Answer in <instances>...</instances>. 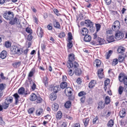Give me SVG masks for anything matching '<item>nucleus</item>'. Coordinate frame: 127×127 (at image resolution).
Returning <instances> with one entry per match:
<instances>
[{"label": "nucleus", "mask_w": 127, "mask_h": 127, "mask_svg": "<svg viewBox=\"0 0 127 127\" xmlns=\"http://www.w3.org/2000/svg\"><path fill=\"white\" fill-rule=\"evenodd\" d=\"M74 56L73 54H71L69 55V60L67 62V67L69 68L71 67L76 68L78 67L79 64L78 63L76 62H74L73 63L72 61L74 60Z\"/></svg>", "instance_id": "nucleus-1"}, {"label": "nucleus", "mask_w": 127, "mask_h": 127, "mask_svg": "<svg viewBox=\"0 0 127 127\" xmlns=\"http://www.w3.org/2000/svg\"><path fill=\"white\" fill-rule=\"evenodd\" d=\"M119 79L120 82H123L125 85H127V75L123 73H121L119 75Z\"/></svg>", "instance_id": "nucleus-2"}, {"label": "nucleus", "mask_w": 127, "mask_h": 127, "mask_svg": "<svg viewBox=\"0 0 127 127\" xmlns=\"http://www.w3.org/2000/svg\"><path fill=\"white\" fill-rule=\"evenodd\" d=\"M3 17L7 20H11L13 18V13L12 12L8 11L7 13H4Z\"/></svg>", "instance_id": "nucleus-3"}, {"label": "nucleus", "mask_w": 127, "mask_h": 127, "mask_svg": "<svg viewBox=\"0 0 127 127\" xmlns=\"http://www.w3.org/2000/svg\"><path fill=\"white\" fill-rule=\"evenodd\" d=\"M120 23L118 21H116L114 22L112 27V29L114 31H116L120 28Z\"/></svg>", "instance_id": "nucleus-4"}, {"label": "nucleus", "mask_w": 127, "mask_h": 127, "mask_svg": "<svg viewBox=\"0 0 127 127\" xmlns=\"http://www.w3.org/2000/svg\"><path fill=\"white\" fill-rule=\"evenodd\" d=\"M85 24L86 25V26L88 27H89L91 28L93 27L94 24L90 20H86L85 21Z\"/></svg>", "instance_id": "nucleus-5"}, {"label": "nucleus", "mask_w": 127, "mask_h": 127, "mask_svg": "<svg viewBox=\"0 0 127 127\" xmlns=\"http://www.w3.org/2000/svg\"><path fill=\"white\" fill-rule=\"evenodd\" d=\"M37 34L38 36L41 38L43 35V30L40 27H38L37 30Z\"/></svg>", "instance_id": "nucleus-6"}, {"label": "nucleus", "mask_w": 127, "mask_h": 127, "mask_svg": "<svg viewBox=\"0 0 127 127\" xmlns=\"http://www.w3.org/2000/svg\"><path fill=\"white\" fill-rule=\"evenodd\" d=\"M115 38L116 39H120L122 38L123 36V34L120 31H117L115 34Z\"/></svg>", "instance_id": "nucleus-7"}, {"label": "nucleus", "mask_w": 127, "mask_h": 127, "mask_svg": "<svg viewBox=\"0 0 127 127\" xmlns=\"http://www.w3.org/2000/svg\"><path fill=\"white\" fill-rule=\"evenodd\" d=\"M77 67L76 68H74V67H72L75 69V71H74L75 72V74L77 76H79L81 75L82 73V71L81 69L79 68H77Z\"/></svg>", "instance_id": "nucleus-8"}, {"label": "nucleus", "mask_w": 127, "mask_h": 127, "mask_svg": "<svg viewBox=\"0 0 127 127\" xmlns=\"http://www.w3.org/2000/svg\"><path fill=\"white\" fill-rule=\"evenodd\" d=\"M9 23L13 25L15 24H18L20 23L19 22V20L15 17L13 20H11L10 21Z\"/></svg>", "instance_id": "nucleus-9"}, {"label": "nucleus", "mask_w": 127, "mask_h": 127, "mask_svg": "<svg viewBox=\"0 0 127 127\" xmlns=\"http://www.w3.org/2000/svg\"><path fill=\"white\" fill-rule=\"evenodd\" d=\"M119 115L121 118H123L125 116L126 112L125 109H122V110L120 111Z\"/></svg>", "instance_id": "nucleus-10"}, {"label": "nucleus", "mask_w": 127, "mask_h": 127, "mask_svg": "<svg viewBox=\"0 0 127 127\" xmlns=\"http://www.w3.org/2000/svg\"><path fill=\"white\" fill-rule=\"evenodd\" d=\"M94 65L96 67H99L101 64V62L100 60L96 59L94 62Z\"/></svg>", "instance_id": "nucleus-11"}, {"label": "nucleus", "mask_w": 127, "mask_h": 127, "mask_svg": "<svg viewBox=\"0 0 127 127\" xmlns=\"http://www.w3.org/2000/svg\"><path fill=\"white\" fill-rule=\"evenodd\" d=\"M13 100V98L12 97H8L5 99V103L9 104L12 103Z\"/></svg>", "instance_id": "nucleus-12"}, {"label": "nucleus", "mask_w": 127, "mask_h": 127, "mask_svg": "<svg viewBox=\"0 0 127 127\" xmlns=\"http://www.w3.org/2000/svg\"><path fill=\"white\" fill-rule=\"evenodd\" d=\"M6 52L5 51H3L0 54V57L3 59H4L6 57Z\"/></svg>", "instance_id": "nucleus-13"}, {"label": "nucleus", "mask_w": 127, "mask_h": 127, "mask_svg": "<svg viewBox=\"0 0 127 127\" xmlns=\"http://www.w3.org/2000/svg\"><path fill=\"white\" fill-rule=\"evenodd\" d=\"M57 98V95L56 93H52L50 96V98L51 100L53 101L55 100Z\"/></svg>", "instance_id": "nucleus-14"}, {"label": "nucleus", "mask_w": 127, "mask_h": 127, "mask_svg": "<svg viewBox=\"0 0 127 127\" xmlns=\"http://www.w3.org/2000/svg\"><path fill=\"white\" fill-rule=\"evenodd\" d=\"M97 41L98 42V44L99 45L103 44L105 43V40L99 37L97 38Z\"/></svg>", "instance_id": "nucleus-15"}, {"label": "nucleus", "mask_w": 127, "mask_h": 127, "mask_svg": "<svg viewBox=\"0 0 127 127\" xmlns=\"http://www.w3.org/2000/svg\"><path fill=\"white\" fill-rule=\"evenodd\" d=\"M91 39V36L88 34L85 35L84 38V40L86 42H89Z\"/></svg>", "instance_id": "nucleus-16"}, {"label": "nucleus", "mask_w": 127, "mask_h": 127, "mask_svg": "<svg viewBox=\"0 0 127 127\" xmlns=\"http://www.w3.org/2000/svg\"><path fill=\"white\" fill-rule=\"evenodd\" d=\"M13 96L15 97V100L16 104H17L18 103L19 101V96L17 93H15L14 94Z\"/></svg>", "instance_id": "nucleus-17"}, {"label": "nucleus", "mask_w": 127, "mask_h": 127, "mask_svg": "<svg viewBox=\"0 0 127 127\" xmlns=\"http://www.w3.org/2000/svg\"><path fill=\"white\" fill-rule=\"evenodd\" d=\"M88 32V31L87 29L84 28L82 29L81 33L83 35H85L87 34Z\"/></svg>", "instance_id": "nucleus-18"}, {"label": "nucleus", "mask_w": 127, "mask_h": 127, "mask_svg": "<svg viewBox=\"0 0 127 127\" xmlns=\"http://www.w3.org/2000/svg\"><path fill=\"white\" fill-rule=\"evenodd\" d=\"M37 97L35 94L34 93H32L31 95L30 99L31 101H34L37 99Z\"/></svg>", "instance_id": "nucleus-19"}, {"label": "nucleus", "mask_w": 127, "mask_h": 127, "mask_svg": "<svg viewBox=\"0 0 127 127\" xmlns=\"http://www.w3.org/2000/svg\"><path fill=\"white\" fill-rule=\"evenodd\" d=\"M107 39L109 42H112L114 41V37L112 35L108 36L107 37Z\"/></svg>", "instance_id": "nucleus-20"}, {"label": "nucleus", "mask_w": 127, "mask_h": 127, "mask_svg": "<svg viewBox=\"0 0 127 127\" xmlns=\"http://www.w3.org/2000/svg\"><path fill=\"white\" fill-rule=\"evenodd\" d=\"M53 24L54 27L56 28H60V25L59 22H57L56 20H55L53 22Z\"/></svg>", "instance_id": "nucleus-21"}, {"label": "nucleus", "mask_w": 127, "mask_h": 127, "mask_svg": "<svg viewBox=\"0 0 127 127\" xmlns=\"http://www.w3.org/2000/svg\"><path fill=\"white\" fill-rule=\"evenodd\" d=\"M117 51L119 53H123L125 51V48L124 47L120 46L118 47Z\"/></svg>", "instance_id": "nucleus-22"}, {"label": "nucleus", "mask_w": 127, "mask_h": 127, "mask_svg": "<svg viewBox=\"0 0 127 127\" xmlns=\"http://www.w3.org/2000/svg\"><path fill=\"white\" fill-rule=\"evenodd\" d=\"M102 101H99L98 103V106L97 108L98 109L100 108V109H103L104 107V104L103 105L102 104Z\"/></svg>", "instance_id": "nucleus-23"}, {"label": "nucleus", "mask_w": 127, "mask_h": 127, "mask_svg": "<svg viewBox=\"0 0 127 127\" xmlns=\"http://www.w3.org/2000/svg\"><path fill=\"white\" fill-rule=\"evenodd\" d=\"M89 121V119L88 118H85L83 120V122L85 127H86L88 125Z\"/></svg>", "instance_id": "nucleus-24"}, {"label": "nucleus", "mask_w": 127, "mask_h": 127, "mask_svg": "<svg viewBox=\"0 0 127 127\" xmlns=\"http://www.w3.org/2000/svg\"><path fill=\"white\" fill-rule=\"evenodd\" d=\"M52 106L53 109L54 111H57L59 108L58 104L56 103L53 104L52 105Z\"/></svg>", "instance_id": "nucleus-25"}, {"label": "nucleus", "mask_w": 127, "mask_h": 127, "mask_svg": "<svg viewBox=\"0 0 127 127\" xmlns=\"http://www.w3.org/2000/svg\"><path fill=\"white\" fill-rule=\"evenodd\" d=\"M110 83L109 80L108 79H106L104 81V89L105 91L107 89V86Z\"/></svg>", "instance_id": "nucleus-26"}, {"label": "nucleus", "mask_w": 127, "mask_h": 127, "mask_svg": "<svg viewBox=\"0 0 127 127\" xmlns=\"http://www.w3.org/2000/svg\"><path fill=\"white\" fill-rule=\"evenodd\" d=\"M105 103L108 104H109L110 102V98L108 96H107L106 97L105 99Z\"/></svg>", "instance_id": "nucleus-27"}, {"label": "nucleus", "mask_w": 127, "mask_h": 127, "mask_svg": "<svg viewBox=\"0 0 127 127\" xmlns=\"http://www.w3.org/2000/svg\"><path fill=\"white\" fill-rule=\"evenodd\" d=\"M22 53H23V49L17 47L16 54H17L18 55H20L22 54Z\"/></svg>", "instance_id": "nucleus-28"}, {"label": "nucleus", "mask_w": 127, "mask_h": 127, "mask_svg": "<svg viewBox=\"0 0 127 127\" xmlns=\"http://www.w3.org/2000/svg\"><path fill=\"white\" fill-rule=\"evenodd\" d=\"M62 116V114L61 111H59L57 112V114L56 115L57 119H60Z\"/></svg>", "instance_id": "nucleus-29"}, {"label": "nucleus", "mask_w": 127, "mask_h": 127, "mask_svg": "<svg viewBox=\"0 0 127 127\" xmlns=\"http://www.w3.org/2000/svg\"><path fill=\"white\" fill-rule=\"evenodd\" d=\"M43 110L42 108L38 109L36 111V114L37 116H39L42 113Z\"/></svg>", "instance_id": "nucleus-30"}, {"label": "nucleus", "mask_w": 127, "mask_h": 127, "mask_svg": "<svg viewBox=\"0 0 127 127\" xmlns=\"http://www.w3.org/2000/svg\"><path fill=\"white\" fill-rule=\"evenodd\" d=\"M25 89L23 87H21L18 91V93L20 95L23 94L25 93Z\"/></svg>", "instance_id": "nucleus-31"}, {"label": "nucleus", "mask_w": 127, "mask_h": 127, "mask_svg": "<svg viewBox=\"0 0 127 127\" xmlns=\"http://www.w3.org/2000/svg\"><path fill=\"white\" fill-rule=\"evenodd\" d=\"M71 105V102L69 101H68L65 103L64 106L66 108H69L70 107Z\"/></svg>", "instance_id": "nucleus-32"}, {"label": "nucleus", "mask_w": 127, "mask_h": 127, "mask_svg": "<svg viewBox=\"0 0 127 127\" xmlns=\"http://www.w3.org/2000/svg\"><path fill=\"white\" fill-rule=\"evenodd\" d=\"M11 43L9 41H7L5 43L4 46L7 48L10 47L11 46Z\"/></svg>", "instance_id": "nucleus-33"}, {"label": "nucleus", "mask_w": 127, "mask_h": 127, "mask_svg": "<svg viewBox=\"0 0 127 127\" xmlns=\"http://www.w3.org/2000/svg\"><path fill=\"white\" fill-rule=\"evenodd\" d=\"M114 125V121L113 120H110L108 122L107 125L108 127H112Z\"/></svg>", "instance_id": "nucleus-34"}, {"label": "nucleus", "mask_w": 127, "mask_h": 127, "mask_svg": "<svg viewBox=\"0 0 127 127\" xmlns=\"http://www.w3.org/2000/svg\"><path fill=\"white\" fill-rule=\"evenodd\" d=\"M59 86H56L53 88V92L55 93H57L59 90Z\"/></svg>", "instance_id": "nucleus-35"}, {"label": "nucleus", "mask_w": 127, "mask_h": 127, "mask_svg": "<svg viewBox=\"0 0 127 127\" xmlns=\"http://www.w3.org/2000/svg\"><path fill=\"white\" fill-rule=\"evenodd\" d=\"M113 51L111 50H109L108 52L106 54V58L107 59H109Z\"/></svg>", "instance_id": "nucleus-36"}, {"label": "nucleus", "mask_w": 127, "mask_h": 127, "mask_svg": "<svg viewBox=\"0 0 127 127\" xmlns=\"http://www.w3.org/2000/svg\"><path fill=\"white\" fill-rule=\"evenodd\" d=\"M67 86V84L66 82H63L60 85L62 89H64Z\"/></svg>", "instance_id": "nucleus-37"}, {"label": "nucleus", "mask_w": 127, "mask_h": 127, "mask_svg": "<svg viewBox=\"0 0 127 127\" xmlns=\"http://www.w3.org/2000/svg\"><path fill=\"white\" fill-rule=\"evenodd\" d=\"M21 62H15L13 64V65L14 67L16 68L19 66L21 65Z\"/></svg>", "instance_id": "nucleus-38"}, {"label": "nucleus", "mask_w": 127, "mask_h": 127, "mask_svg": "<svg viewBox=\"0 0 127 127\" xmlns=\"http://www.w3.org/2000/svg\"><path fill=\"white\" fill-rule=\"evenodd\" d=\"M124 89L123 87L122 86H120L118 89V91L119 94L121 95L123 92Z\"/></svg>", "instance_id": "nucleus-39"}, {"label": "nucleus", "mask_w": 127, "mask_h": 127, "mask_svg": "<svg viewBox=\"0 0 127 127\" xmlns=\"http://www.w3.org/2000/svg\"><path fill=\"white\" fill-rule=\"evenodd\" d=\"M94 81H91L89 83V87L90 88H92L95 86V83H94Z\"/></svg>", "instance_id": "nucleus-40"}, {"label": "nucleus", "mask_w": 127, "mask_h": 127, "mask_svg": "<svg viewBox=\"0 0 127 127\" xmlns=\"http://www.w3.org/2000/svg\"><path fill=\"white\" fill-rule=\"evenodd\" d=\"M43 82L46 86H47L48 83V78L47 77L45 76L44 77Z\"/></svg>", "instance_id": "nucleus-41"}, {"label": "nucleus", "mask_w": 127, "mask_h": 127, "mask_svg": "<svg viewBox=\"0 0 127 127\" xmlns=\"http://www.w3.org/2000/svg\"><path fill=\"white\" fill-rule=\"evenodd\" d=\"M17 47L16 46H14L11 48V51L13 52V53L14 54H16Z\"/></svg>", "instance_id": "nucleus-42"}, {"label": "nucleus", "mask_w": 127, "mask_h": 127, "mask_svg": "<svg viewBox=\"0 0 127 127\" xmlns=\"http://www.w3.org/2000/svg\"><path fill=\"white\" fill-rule=\"evenodd\" d=\"M6 85L4 84L3 83H1L0 84V91H2L5 88V86Z\"/></svg>", "instance_id": "nucleus-43"}, {"label": "nucleus", "mask_w": 127, "mask_h": 127, "mask_svg": "<svg viewBox=\"0 0 127 127\" xmlns=\"http://www.w3.org/2000/svg\"><path fill=\"white\" fill-rule=\"evenodd\" d=\"M30 82L31 83H32V85L31 86V88L33 90H34L36 88V85L32 81H31Z\"/></svg>", "instance_id": "nucleus-44"}, {"label": "nucleus", "mask_w": 127, "mask_h": 127, "mask_svg": "<svg viewBox=\"0 0 127 127\" xmlns=\"http://www.w3.org/2000/svg\"><path fill=\"white\" fill-rule=\"evenodd\" d=\"M9 104L5 102V101L4 103L2 105V107L4 109H7L9 106Z\"/></svg>", "instance_id": "nucleus-45"}, {"label": "nucleus", "mask_w": 127, "mask_h": 127, "mask_svg": "<svg viewBox=\"0 0 127 127\" xmlns=\"http://www.w3.org/2000/svg\"><path fill=\"white\" fill-rule=\"evenodd\" d=\"M53 11L54 13L58 16H59L61 15L59 13L58 10L56 9H54L53 10Z\"/></svg>", "instance_id": "nucleus-46"}, {"label": "nucleus", "mask_w": 127, "mask_h": 127, "mask_svg": "<svg viewBox=\"0 0 127 127\" xmlns=\"http://www.w3.org/2000/svg\"><path fill=\"white\" fill-rule=\"evenodd\" d=\"M72 34L70 32H69L68 33V41H71V40L72 39Z\"/></svg>", "instance_id": "nucleus-47"}, {"label": "nucleus", "mask_w": 127, "mask_h": 127, "mask_svg": "<svg viewBox=\"0 0 127 127\" xmlns=\"http://www.w3.org/2000/svg\"><path fill=\"white\" fill-rule=\"evenodd\" d=\"M95 27L96 28V31L98 32L100 30L101 26L99 24H96Z\"/></svg>", "instance_id": "nucleus-48"}, {"label": "nucleus", "mask_w": 127, "mask_h": 127, "mask_svg": "<svg viewBox=\"0 0 127 127\" xmlns=\"http://www.w3.org/2000/svg\"><path fill=\"white\" fill-rule=\"evenodd\" d=\"M124 59V57L121 56H119L118 60L119 62H122L123 61Z\"/></svg>", "instance_id": "nucleus-49"}, {"label": "nucleus", "mask_w": 127, "mask_h": 127, "mask_svg": "<svg viewBox=\"0 0 127 127\" xmlns=\"http://www.w3.org/2000/svg\"><path fill=\"white\" fill-rule=\"evenodd\" d=\"M86 94L85 92L84 91H81L79 93L78 95L79 96H81L86 95Z\"/></svg>", "instance_id": "nucleus-50"}, {"label": "nucleus", "mask_w": 127, "mask_h": 127, "mask_svg": "<svg viewBox=\"0 0 127 127\" xmlns=\"http://www.w3.org/2000/svg\"><path fill=\"white\" fill-rule=\"evenodd\" d=\"M65 33L64 32H62L60 33L59 35V36L61 38L63 37H64L65 36Z\"/></svg>", "instance_id": "nucleus-51"}, {"label": "nucleus", "mask_w": 127, "mask_h": 127, "mask_svg": "<svg viewBox=\"0 0 127 127\" xmlns=\"http://www.w3.org/2000/svg\"><path fill=\"white\" fill-rule=\"evenodd\" d=\"M69 43L67 44V46L69 48H71L72 46V42L71 41H68Z\"/></svg>", "instance_id": "nucleus-52"}, {"label": "nucleus", "mask_w": 127, "mask_h": 127, "mask_svg": "<svg viewBox=\"0 0 127 127\" xmlns=\"http://www.w3.org/2000/svg\"><path fill=\"white\" fill-rule=\"evenodd\" d=\"M37 103H41L43 100L42 98L40 96L37 97Z\"/></svg>", "instance_id": "nucleus-53"}, {"label": "nucleus", "mask_w": 127, "mask_h": 127, "mask_svg": "<svg viewBox=\"0 0 127 127\" xmlns=\"http://www.w3.org/2000/svg\"><path fill=\"white\" fill-rule=\"evenodd\" d=\"M70 90L69 91L68 90H67V89H65V92L66 93V92H67L68 93V96H70L71 95L72 92L71 90H70V88H69Z\"/></svg>", "instance_id": "nucleus-54"}, {"label": "nucleus", "mask_w": 127, "mask_h": 127, "mask_svg": "<svg viewBox=\"0 0 127 127\" xmlns=\"http://www.w3.org/2000/svg\"><path fill=\"white\" fill-rule=\"evenodd\" d=\"M118 60L117 59H114L113 62L112 63V64L113 65L115 66L118 63Z\"/></svg>", "instance_id": "nucleus-55"}, {"label": "nucleus", "mask_w": 127, "mask_h": 127, "mask_svg": "<svg viewBox=\"0 0 127 127\" xmlns=\"http://www.w3.org/2000/svg\"><path fill=\"white\" fill-rule=\"evenodd\" d=\"M34 73V71L32 69L30 72L28 76L29 77H31L33 75V74Z\"/></svg>", "instance_id": "nucleus-56"}, {"label": "nucleus", "mask_w": 127, "mask_h": 127, "mask_svg": "<svg viewBox=\"0 0 127 127\" xmlns=\"http://www.w3.org/2000/svg\"><path fill=\"white\" fill-rule=\"evenodd\" d=\"M26 31L29 33H32V30L29 27H27L26 28Z\"/></svg>", "instance_id": "nucleus-57"}, {"label": "nucleus", "mask_w": 127, "mask_h": 127, "mask_svg": "<svg viewBox=\"0 0 127 127\" xmlns=\"http://www.w3.org/2000/svg\"><path fill=\"white\" fill-rule=\"evenodd\" d=\"M34 110V108H31L29 109L28 112L29 113L32 114Z\"/></svg>", "instance_id": "nucleus-58"}, {"label": "nucleus", "mask_w": 127, "mask_h": 127, "mask_svg": "<svg viewBox=\"0 0 127 127\" xmlns=\"http://www.w3.org/2000/svg\"><path fill=\"white\" fill-rule=\"evenodd\" d=\"M68 74L70 76H72L73 74V73L72 72V70L70 69L68 70Z\"/></svg>", "instance_id": "nucleus-59"}, {"label": "nucleus", "mask_w": 127, "mask_h": 127, "mask_svg": "<svg viewBox=\"0 0 127 127\" xmlns=\"http://www.w3.org/2000/svg\"><path fill=\"white\" fill-rule=\"evenodd\" d=\"M85 99V96H82L80 99L81 102L83 103H84Z\"/></svg>", "instance_id": "nucleus-60"}, {"label": "nucleus", "mask_w": 127, "mask_h": 127, "mask_svg": "<svg viewBox=\"0 0 127 127\" xmlns=\"http://www.w3.org/2000/svg\"><path fill=\"white\" fill-rule=\"evenodd\" d=\"M76 82L78 84H80L82 82L81 79L79 78H78Z\"/></svg>", "instance_id": "nucleus-61"}, {"label": "nucleus", "mask_w": 127, "mask_h": 127, "mask_svg": "<svg viewBox=\"0 0 127 127\" xmlns=\"http://www.w3.org/2000/svg\"><path fill=\"white\" fill-rule=\"evenodd\" d=\"M98 117L97 116L96 117L94 118L93 120V122L94 124L96 123L97 121L98 120Z\"/></svg>", "instance_id": "nucleus-62"}, {"label": "nucleus", "mask_w": 127, "mask_h": 127, "mask_svg": "<svg viewBox=\"0 0 127 127\" xmlns=\"http://www.w3.org/2000/svg\"><path fill=\"white\" fill-rule=\"evenodd\" d=\"M4 122L2 120V118L0 116V125H2L4 124Z\"/></svg>", "instance_id": "nucleus-63"}, {"label": "nucleus", "mask_w": 127, "mask_h": 127, "mask_svg": "<svg viewBox=\"0 0 127 127\" xmlns=\"http://www.w3.org/2000/svg\"><path fill=\"white\" fill-rule=\"evenodd\" d=\"M98 75L100 79L104 77L103 73H100V74H98Z\"/></svg>", "instance_id": "nucleus-64"}]
</instances>
